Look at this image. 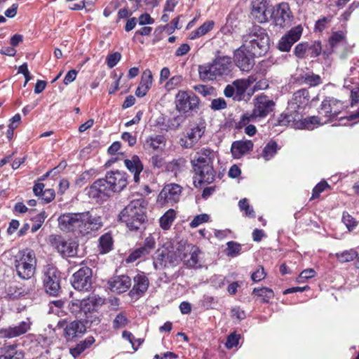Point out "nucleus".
<instances>
[{"label": "nucleus", "mask_w": 359, "mask_h": 359, "mask_svg": "<svg viewBox=\"0 0 359 359\" xmlns=\"http://www.w3.org/2000/svg\"><path fill=\"white\" fill-rule=\"evenodd\" d=\"M58 224L64 231L83 236L100 229L103 225L101 217L93 211L64 213L59 217Z\"/></svg>", "instance_id": "obj_1"}, {"label": "nucleus", "mask_w": 359, "mask_h": 359, "mask_svg": "<svg viewBox=\"0 0 359 359\" xmlns=\"http://www.w3.org/2000/svg\"><path fill=\"white\" fill-rule=\"evenodd\" d=\"M128 184L126 173L120 171L107 172L104 178L97 180L87 189L89 197L100 200L110 196L111 192H119Z\"/></svg>", "instance_id": "obj_2"}, {"label": "nucleus", "mask_w": 359, "mask_h": 359, "mask_svg": "<svg viewBox=\"0 0 359 359\" xmlns=\"http://www.w3.org/2000/svg\"><path fill=\"white\" fill-rule=\"evenodd\" d=\"M214 152L210 149L203 148L197 151L191 160L196 176L194 184L196 187L202 183L210 184L215 180V172L212 163Z\"/></svg>", "instance_id": "obj_3"}, {"label": "nucleus", "mask_w": 359, "mask_h": 359, "mask_svg": "<svg viewBox=\"0 0 359 359\" xmlns=\"http://www.w3.org/2000/svg\"><path fill=\"white\" fill-rule=\"evenodd\" d=\"M104 304V299L97 294H92L82 300L75 299L68 304L72 314L83 320L86 324H98L100 320L95 313L97 308Z\"/></svg>", "instance_id": "obj_4"}, {"label": "nucleus", "mask_w": 359, "mask_h": 359, "mask_svg": "<svg viewBox=\"0 0 359 359\" xmlns=\"http://www.w3.org/2000/svg\"><path fill=\"white\" fill-rule=\"evenodd\" d=\"M233 69L231 57L217 56L211 62L198 66L199 78L203 81H210L229 76Z\"/></svg>", "instance_id": "obj_5"}, {"label": "nucleus", "mask_w": 359, "mask_h": 359, "mask_svg": "<svg viewBox=\"0 0 359 359\" xmlns=\"http://www.w3.org/2000/svg\"><path fill=\"white\" fill-rule=\"evenodd\" d=\"M241 46L254 55L262 56L269 49V36L263 28L259 26H254L243 36Z\"/></svg>", "instance_id": "obj_6"}, {"label": "nucleus", "mask_w": 359, "mask_h": 359, "mask_svg": "<svg viewBox=\"0 0 359 359\" xmlns=\"http://www.w3.org/2000/svg\"><path fill=\"white\" fill-rule=\"evenodd\" d=\"M146 205L142 197L133 200L120 213V220L131 230L140 229L146 219Z\"/></svg>", "instance_id": "obj_7"}, {"label": "nucleus", "mask_w": 359, "mask_h": 359, "mask_svg": "<svg viewBox=\"0 0 359 359\" xmlns=\"http://www.w3.org/2000/svg\"><path fill=\"white\" fill-rule=\"evenodd\" d=\"M309 102V93L305 88L296 91L290 100L288 101V106L284 113L283 118L279 120L281 126L293 125L294 122L301 120L302 114L299 112L308 104Z\"/></svg>", "instance_id": "obj_8"}, {"label": "nucleus", "mask_w": 359, "mask_h": 359, "mask_svg": "<svg viewBox=\"0 0 359 359\" xmlns=\"http://www.w3.org/2000/svg\"><path fill=\"white\" fill-rule=\"evenodd\" d=\"M36 259L32 250L18 251L14 256V265L18 276L25 280L31 278L35 271Z\"/></svg>", "instance_id": "obj_9"}, {"label": "nucleus", "mask_w": 359, "mask_h": 359, "mask_svg": "<svg viewBox=\"0 0 359 359\" xmlns=\"http://www.w3.org/2000/svg\"><path fill=\"white\" fill-rule=\"evenodd\" d=\"M275 102L268 96L261 94L254 100V109L250 112L244 114L241 118L243 125L255 121L257 118L266 117L273 111Z\"/></svg>", "instance_id": "obj_10"}, {"label": "nucleus", "mask_w": 359, "mask_h": 359, "mask_svg": "<svg viewBox=\"0 0 359 359\" xmlns=\"http://www.w3.org/2000/svg\"><path fill=\"white\" fill-rule=\"evenodd\" d=\"M175 104L176 109L185 116L192 115L199 109V98L193 93L180 90L175 95Z\"/></svg>", "instance_id": "obj_11"}, {"label": "nucleus", "mask_w": 359, "mask_h": 359, "mask_svg": "<svg viewBox=\"0 0 359 359\" xmlns=\"http://www.w3.org/2000/svg\"><path fill=\"white\" fill-rule=\"evenodd\" d=\"M179 260V253L177 254L170 242H166L156 252L154 265L156 269L159 267L174 266L178 264Z\"/></svg>", "instance_id": "obj_12"}, {"label": "nucleus", "mask_w": 359, "mask_h": 359, "mask_svg": "<svg viewBox=\"0 0 359 359\" xmlns=\"http://www.w3.org/2000/svg\"><path fill=\"white\" fill-rule=\"evenodd\" d=\"M60 272L52 265H47L43 269V286L47 293L57 296L60 292Z\"/></svg>", "instance_id": "obj_13"}, {"label": "nucleus", "mask_w": 359, "mask_h": 359, "mask_svg": "<svg viewBox=\"0 0 359 359\" xmlns=\"http://www.w3.org/2000/svg\"><path fill=\"white\" fill-rule=\"evenodd\" d=\"M179 258L188 268L201 267V251L194 245L187 244L177 248Z\"/></svg>", "instance_id": "obj_14"}, {"label": "nucleus", "mask_w": 359, "mask_h": 359, "mask_svg": "<svg viewBox=\"0 0 359 359\" xmlns=\"http://www.w3.org/2000/svg\"><path fill=\"white\" fill-rule=\"evenodd\" d=\"M270 17L273 24L280 28L289 27L292 21L293 15L288 4L283 2L273 6Z\"/></svg>", "instance_id": "obj_15"}, {"label": "nucleus", "mask_w": 359, "mask_h": 359, "mask_svg": "<svg viewBox=\"0 0 359 359\" xmlns=\"http://www.w3.org/2000/svg\"><path fill=\"white\" fill-rule=\"evenodd\" d=\"M73 287L79 291H89L93 284V271L88 266H83L75 272L72 278Z\"/></svg>", "instance_id": "obj_16"}, {"label": "nucleus", "mask_w": 359, "mask_h": 359, "mask_svg": "<svg viewBox=\"0 0 359 359\" xmlns=\"http://www.w3.org/2000/svg\"><path fill=\"white\" fill-rule=\"evenodd\" d=\"M65 325L64 337L67 341L81 337L85 334L87 326L91 325L86 324L83 320H74L67 324L65 321H59L57 323V326L60 327H63Z\"/></svg>", "instance_id": "obj_17"}, {"label": "nucleus", "mask_w": 359, "mask_h": 359, "mask_svg": "<svg viewBox=\"0 0 359 359\" xmlns=\"http://www.w3.org/2000/svg\"><path fill=\"white\" fill-rule=\"evenodd\" d=\"M255 56L241 46L233 53V62L241 71L249 72L255 65L254 57Z\"/></svg>", "instance_id": "obj_18"}, {"label": "nucleus", "mask_w": 359, "mask_h": 359, "mask_svg": "<svg viewBox=\"0 0 359 359\" xmlns=\"http://www.w3.org/2000/svg\"><path fill=\"white\" fill-rule=\"evenodd\" d=\"M182 189L177 184H168L160 192L158 201L162 204L167 203L172 205L179 201Z\"/></svg>", "instance_id": "obj_19"}, {"label": "nucleus", "mask_w": 359, "mask_h": 359, "mask_svg": "<svg viewBox=\"0 0 359 359\" xmlns=\"http://www.w3.org/2000/svg\"><path fill=\"white\" fill-rule=\"evenodd\" d=\"M302 32L303 28L301 25L292 28L286 34L280 38L278 43V48L280 51L288 52L292 46L299 40Z\"/></svg>", "instance_id": "obj_20"}, {"label": "nucleus", "mask_w": 359, "mask_h": 359, "mask_svg": "<svg viewBox=\"0 0 359 359\" xmlns=\"http://www.w3.org/2000/svg\"><path fill=\"white\" fill-rule=\"evenodd\" d=\"M271 10L266 0H253L252 1V16L259 23L266 22L269 20Z\"/></svg>", "instance_id": "obj_21"}, {"label": "nucleus", "mask_w": 359, "mask_h": 359, "mask_svg": "<svg viewBox=\"0 0 359 359\" xmlns=\"http://www.w3.org/2000/svg\"><path fill=\"white\" fill-rule=\"evenodd\" d=\"M52 243L62 257H74L77 254L78 245L74 241L57 236L53 238Z\"/></svg>", "instance_id": "obj_22"}, {"label": "nucleus", "mask_w": 359, "mask_h": 359, "mask_svg": "<svg viewBox=\"0 0 359 359\" xmlns=\"http://www.w3.org/2000/svg\"><path fill=\"white\" fill-rule=\"evenodd\" d=\"M32 322L29 319L21 321L17 325L10 326L0 330V338L11 339L19 337L27 332L31 327Z\"/></svg>", "instance_id": "obj_23"}, {"label": "nucleus", "mask_w": 359, "mask_h": 359, "mask_svg": "<svg viewBox=\"0 0 359 359\" xmlns=\"http://www.w3.org/2000/svg\"><path fill=\"white\" fill-rule=\"evenodd\" d=\"M133 280L134 285L130 291V295L133 298L137 299L147 290L149 281L144 273L137 274L134 277Z\"/></svg>", "instance_id": "obj_24"}, {"label": "nucleus", "mask_w": 359, "mask_h": 359, "mask_svg": "<svg viewBox=\"0 0 359 359\" xmlns=\"http://www.w3.org/2000/svg\"><path fill=\"white\" fill-rule=\"evenodd\" d=\"M109 285L112 292L123 293L129 289L131 285V280L128 276H117L109 281Z\"/></svg>", "instance_id": "obj_25"}, {"label": "nucleus", "mask_w": 359, "mask_h": 359, "mask_svg": "<svg viewBox=\"0 0 359 359\" xmlns=\"http://www.w3.org/2000/svg\"><path fill=\"white\" fill-rule=\"evenodd\" d=\"M253 143L251 140H238L233 142L231 148L232 156L240 158L243 155L252 149Z\"/></svg>", "instance_id": "obj_26"}, {"label": "nucleus", "mask_w": 359, "mask_h": 359, "mask_svg": "<svg viewBox=\"0 0 359 359\" xmlns=\"http://www.w3.org/2000/svg\"><path fill=\"white\" fill-rule=\"evenodd\" d=\"M126 167L134 174L133 179L135 182L140 181V174L143 170V165L136 155L132 156L131 159L124 160Z\"/></svg>", "instance_id": "obj_27"}, {"label": "nucleus", "mask_w": 359, "mask_h": 359, "mask_svg": "<svg viewBox=\"0 0 359 359\" xmlns=\"http://www.w3.org/2000/svg\"><path fill=\"white\" fill-rule=\"evenodd\" d=\"M185 115H177L172 118H170L166 124L162 123L159 125L160 129L161 130L169 131V130H177L180 126L184 123L186 120ZM160 124V122H158Z\"/></svg>", "instance_id": "obj_28"}, {"label": "nucleus", "mask_w": 359, "mask_h": 359, "mask_svg": "<svg viewBox=\"0 0 359 359\" xmlns=\"http://www.w3.org/2000/svg\"><path fill=\"white\" fill-rule=\"evenodd\" d=\"M324 123L322 121V123ZM321 123V118L318 116H311L307 118L302 120L301 118L300 121L294 122L293 125H290L294 128H304L307 130H313L314 128V126L317 124Z\"/></svg>", "instance_id": "obj_29"}, {"label": "nucleus", "mask_w": 359, "mask_h": 359, "mask_svg": "<svg viewBox=\"0 0 359 359\" xmlns=\"http://www.w3.org/2000/svg\"><path fill=\"white\" fill-rule=\"evenodd\" d=\"M215 23L213 21H207L204 22L197 29L191 32L189 36L190 39L193 40L206 34L208 32L212 29Z\"/></svg>", "instance_id": "obj_30"}, {"label": "nucleus", "mask_w": 359, "mask_h": 359, "mask_svg": "<svg viewBox=\"0 0 359 359\" xmlns=\"http://www.w3.org/2000/svg\"><path fill=\"white\" fill-rule=\"evenodd\" d=\"M252 81L248 79H237L232 83L236 89L237 96L241 97V100L244 98L245 93L248 87L250 86Z\"/></svg>", "instance_id": "obj_31"}, {"label": "nucleus", "mask_w": 359, "mask_h": 359, "mask_svg": "<svg viewBox=\"0 0 359 359\" xmlns=\"http://www.w3.org/2000/svg\"><path fill=\"white\" fill-rule=\"evenodd\" d=\"M176 213L172 209L168 210L161 218L160 225L164 230L169 229L175 219Z\"/></svg>", "instance_id": "obj_32"}, {"label": "nucleus", "mask_w": 359, "mask_h": 359, "mask_svg": "<svg viewBox=\"0 0 359 359\" xmlns=\"http://www.w3.org/2000/svg\"><path fill=\"white\" fill-rule=\"evenodd\" d=\"M165 138L163 135L149 136L146 140V145L154 150H157L161 148V145L165 146Z\"/></svg>", "instance_id": "obj_33"}, {"label": "nucleus", "mask_w": 359, "mask_h": 359, "mask_svg": "<svg viewBox=\"0 0 359 359\" xmlns=\"http://www.w3.org/2000/svg\"><path fill=\"white\" fill-rule=\"evenodd\" d=\"M6 296L11 299H15L29 293L28 289L18 287L16 285H10L6 289Z\"/></svg>", "instance_id": "obj_34"}, {"label": "nucleus", "mask_w": 359, "mask_h": 359, "mask_svg": "<svg viewBox=\"0 0 359 359\" xmlns=\"http://www.w3.org/2000/svg\"><path fill=\"white\" fill-rule=\"evenodd\" d=\"M205 128L201 126L196 125L191 128L187 133V137L193 143L196 144L201 139L204 133Z\"/></svg>", "instance_id": "obj_35"}, {"label": "nucleus", "mask_w": 359, "mask_h": 359, "mask_svg": "<svg viewBox=\"0 0 359 359\" xmlns=\"http://www.w3.org/2000/svg\"><path fill=\"white\" fill-rule=\"evenodd\" d=\"M277 143L274 141H269L264 147L261 156L266 161H269L275 156L277 152Z\"/></svg>", "instance_id": "obj_36"}, {"label": "nucleus", "mask_w": 359, "mask_h": 359, "mask_svg": "<svg viewBox=\"0 0 359 359\" xmlns=\"http://www.w3.org/2000/svg\"><path fill=\"white\" fill-rule=\"evenodd\" d=\"M319 114L327 118V120L323 121L324 123L335 118V116L332 114V109L330 107V104H329L328 97L322 102Z\"/></svg>", "instance_id": "obj_37"}, {"label": "nucleus", "mask_w": 359, "mask_h": 359, "mask_svg": "<svg viewBox=\"0 0 359 359\" xmlns=\"http://www.w3.org/2000/svg\"><path fill=\"white\" fill-rule=\"evenodd\" d=\"M358 256V253L354 249L345 250L342 252L336 254L337 259L342 263L351 262L355 259Z\"/></svg>", "instance_id": "obj_38"}, {"label": "nucleus", "mask_w": 359, "mask_h": 359, "mask_svg": "<svg viewBox=\"0 0 359 359\" xmlns=\"http://www.w3.org/2000/svg\"><path fill=\"white\" fill-rule=\"evenodd\" d=\"M253 293L261 297L263 302H268L274 296L273 290L267 287L255 288Z\"/></svg>", "instance_id": "obj_39"}, {"label": "nucleus", "mask_w": 359, "mask_h": 359, "mask_svg": "<svg viewBox=\"0 0 359 359\" xmlns=\"http://www.w3.org/2000/svg\"><path fill=\"white\" fill-rule=\"evenodd\" d=\"M113 241L112 238L109 233H105L100 238V246L102 253H107L111 249Z\"/></svg>", "instance_id": "obj_40"}, {"label": "nucleus", "mask_w": 359, "mask_h": 359, "mask_svg": "<svg viewBox=\"0 0 359 359\" xmlns=\"http://www.w3.org/2000/svg\"><path fill=\"white\" fill-rule=\"evenodd\" d=\"M302 81L304 83L309 86H316L321 83L320 76L313 73L306 74L302 76Z\"/></svg>", "instance_id": "obj_41"}, {"label": "nucleus", "mask_w": 359, "mask_h": 359, "mask_svg": "<svg viewBox=\"0 0 359 359\" xmlns=\"http://www.w3.org/2000/svg\"><path fill=\"white\" fill-rule=\"evenodd\" d=\"M330 45L332 49L336 48L338 46L345 44V36L343 32H337L332 34L330 38Z\"/></svg>", "instance_id": "obj_42"}, {"label": "nucleus", "mask_w": 359, "mask_h": 359, "mask_svg": "<svg viewBox=\"0 0 359 359\" xmlns=\"http://www.w3.org/2000/svg\"><path fill=\"white\" fill-rule=\"evenodd\" d=\"M153 76L151 72L149 69H146L142 75L140 85L149 90L151 86Z\"/></svg>", "instance_id": "obj_43"}, {"label": "nucleus", "mask_w": 359, "mask_h": 359, "mask_svg": "<svg viewBox=\"0 0 359 359\" xmlns=\"http://www.w3.org/2000/svg\"><path fill=\"white\" fill-rule=\"evenodd\" d=\"M328 99L329 104H330V107L332 109V114L337 117L344 109L343 103L334 97H328Z\"/></svg>", "instance_id": "obj_44"}, {"label": "nucleus", "mask_w": 359, "mask_h": 359, "mask_svg": "<svg viewBox=\"0 0 359 359\" xmlns=\"http://www.w3.org/2000/svg\"><path fill=\"white\" fill-rule=\"evenodd\" d=\"M148 255L147 253V249L142 248V247L134 250L126 259V262L128 263L133 262L136 261L138 258L142 257H144Z\"/></svg>", "instance_id": "obj_45"}, {"label": "nucleus", "mask_w": 359, "mask_h": 359, "mask_svg": "<svg viewBox=\"0 0 359 359\" xmlns=\"http://www.w3.org/2000/svg\"><path fill=\"white\" fill-rule=\"evenodd\" d=\"M128 323V318L123 313H119L113 321V328L116 330L123 328Z\"/></svg>", "instance_id": "obj_46"}, {"label": "nucleus", "mask_w": 359, "mask_h": 359, "mask_svg": "<svg viewBox=\"0 0 359 359\" xmlns=\"http://www.w3.org/2000/svg\"><path fill=\"white\" fill-rule=\"evenodd\" d=\"M46 217V212H41L34 218V223L32 226V232H36L41 228L42 224L45 221Z\"/></svg>", "instance_id": "obj_47"}, {"label": "nucleus", "mask_w": 359, "mask_h": 359, "mask_svg": "<svg viewBox=\"0 0 359 359\" xmlns=\"http://www.w3.org/2000/svg\"><path fill=\"white\" fill-rule=\"evenodd\" d=\"M182 76L180 75H176L170 79L169 81L165 83V88L170 91L178 86L182 81Z\"/></svg>", "instance_id": "obj_48"}, {"label": "nucleus", "mask_w": 359, "mask_h": 359, "mask_svg": "<svg viewBox=\"0 0 359 359\" xmlns=\"http://www.w3.org/2000/svg\"><path fill=\"white\" fill-rule=\"evenodd\" d=\"M224 94L226 97H232L233 100L241 101V97L237 96L236 89L233 83L226 86Z\"/></svg>", "instance_id": "obj_49"}, {"label": "nucleus", "mask_w": 359, "mask_h": 359, "mask_svg": "<svg viewBox=\"0 0 359 359\" xmlns=\"http://www.w3.org/2000/svg\"><path fill=\"white\" fill-rule=\"evenodd\" d=\"M93 170H88L81 174L76 180L75 184L77 187H81L84 185L91 177Z\"/></svg>", "instance_id": "obj_50"}, {"label": "nucleus", "mask_w": 359, "mask_h": 359, "mask_svg": "<svg viewBox=\"0 0 359 359\" xmlns=\"http://www.w3.org/2000/svg\"><path fill=\"white\" fill-rule=\"evenodd\" d=\"M227 246V255L231 257L238 255L241 250V245L232 241L229 242Z\"/></svg>", "instance_id": "obj_51"}, {"label": "nucleus", "mask_w": 359, "mask_h": 359, "mask_svg": "<svg viewBox=\"0 0 359 359\" xmlns=\"http://www.w3.org/2000/svg\"><path fill=\"white\" fill-rule=\"evenodd\" d=\"M309 48L308 43H300L297 44L294 49V54L298 58H303L305 55L306 50Z\"/></svg>", "instance_id": "obj_52"}, {"label": "nucleus", "mask_w": 359, "mask_h": 359, "mask_svg": "<svg viewBox=\"0 0 359 359\" xmlns=\"http://www.w3.org/2000/svg\"><path fill=\"white\" fill-rule=\"evenodd\" d=\"M210 217L207 214H201L196 215L190 223V226L192 228H196L200 224L208 221Z\"/></svg>", "instance_id": "obj_53"}, {"label": "nucleus", "mask_w": 359, "mask_h": 359, "mask_svg": "<svg viewBox=\"0 0 359 359\" xmlns=\"http://www.w3.org/2000/svg\"><path fill=\"white\" fill-rule=\"evenodd\" d=\"M330 186L325 181L319 182L313 189L312 196L311 199L316 198L319 196L320 194L323 192L326 188Z\"/></svg>", "instance_id": "obj_54"}, {"label": "nucleus", "mask_w": 359, "mask_h": 359, "mask_svg": "<svg viewBox=\"0 0 359 359\" xmlns=\"http://www.w3.org/2000/svg\"><path fill=\"white\" fill-rule=\"evenodd\" d=\"M121 55L118 52L109 55L107 58V64L109 68H113L120 61Z\"/></svg>", "instance_id": "obj_55"}, {"label": "nucleus", "mask_w": 359, "mask_h": 359, "mask_svg": "<svg viewBox=\"0 0 359 359\" xmlns=\"http://www.w3.org/2000/svg\"><path fill=\"white\" fill-rule=\"evenodd\" d=\"M342 221L349 231H351L357 225V222H355V219L349 214L346 212L343 214Z\"/></svg>", "instance_id": "obj_56"}, {"label": "nucleus", "mask_w": 359, "mask_h": 359, "mask_svg": "<svg viewBox=\"0 0 359 359\" xmlns=\"http://www.w3.org/2000/svg\"><path fill=\"white\" fill-rule=\"evenodd\" d=\"M308 50L311 52V57H316L321 53L322 47L320 41H315L311 46H309Z\"/></svg>", "instance_id": "obj_57"}, {"label": "nucleus", "mask_w": 359, "mask_h": 359, "mask_svg": "<svg viewBox=\"0 0 359 359\" xmlns=\"http://www.w3.org/2000/svg\"><path fill=\"white\" fill-rule=\"evenodd\" d=\"M316 271L313 269H307L302 271L300 275L297 278L298 283H302L304 280H307L309 278H313L316 276Z\"/></svg>", "instance_id": "obj_58"}, {"label": "nucleus", "mask_w": 359, "mask_h": 359, "mask_svg": "<svg viewBox=\"0 0 359 359\" xmlns=\"http://www.w3.org/2000/svg\"><path fill=\"white\" fill-rule=\"evenodd\" d=\"M40 196H41V199L46 203H48L51 202L55 198V193L53 189H47L44 190V191L42 193V194Z\"/></svg>", "instance_id": "obj_59"}, {"label": "nucleus", "mask_w": 359, "mask_h": 359, "mask_svg": "<svg viewBox=\"0 0 359 359\" xmlns=\"http://www.w3.org/2000/svg\"><path fill=\"white\" fill-rule=\"evenodd\" d=\"M240 339V335L236 334H231L226 340V346L228 348H232L234 346H236L238 344V341Z\"/></svg>", "instance_id": "obj_60"}, {"label": "nucleus", "mask_w": 359, "mask_h": 359, "mask_svg": "<svg viewBox=\"0 0 359 359\" xmlns=\"http://www.w3.org/2000/svg\"><path fill=\"white\" fill-rule=\"evenodd\" d=\"M266 276V273L264 271V269L262 266H260L259 269H257L256 271L252 273L251 275V279L254 282H259L264 279Z\"/></svg>", "instance_id": "obj_61"}, {"label": "nucleus", "mask_w": 359, "mask_h": 359, "mask_svg": "<svg viewBox=\"0 0 359 359\" xmlns=\"http://www.w3.org/2000/svg\"><path fill=\"white\" fill-rule=\"evenodd\" d=\"M226 107V103L223 98L214 99L211 102V108L214 110L223 109Z\"/></svg>", "instance_id": "obj_62"}, {"label": "nucleus", "mask_w": 359, "mask_h": 359, "mask_svg": "<svg viewBox=\"0 0 359 359\" xmlns=\"http://www.w3.org/2000/svg\"><path fill=\"white\" fill-rule=\"evenodd\" d=\"M194 89L198 92V93L201 94L204 97L210 95L212 91V88L208 87L205 85H196L194 86Z\"/></svg>", "instance_id": "obj_63"}, {"label": "nucleus", "mask_w": 359, "mask_h": 359, "mask_svg": "<svg viewBox=\"0 0 359 359\" xmlns=\"http://www.w3.org/2000/svg\"><path fill=\"white\" fill-rule=\"evenodd\" d=\"M76 75H77V71H76L75 69H72V70L69 71L64 78V80H63L64 84L68 85L69 83L73 82L76 79Z\"/></svg>", "instance_id": "obj_64"}]
</instances>
